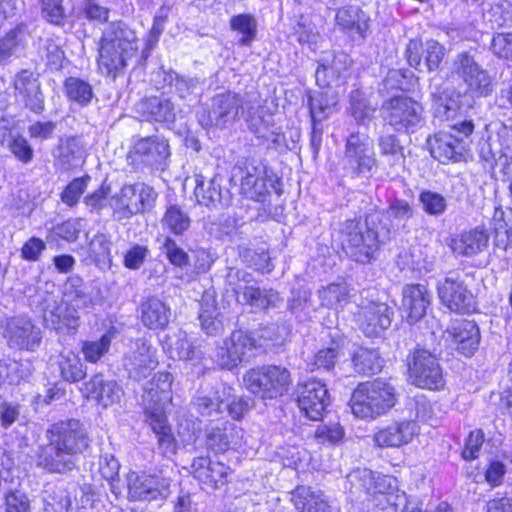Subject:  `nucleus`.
Segmentation results:
<instances>
[{
	"label": "nucleus",
	"instance_id": "1",
	"mask_svg": "<svg viewBox=\"0 0 512 512\" xmlns=\"http://www.w3.org/2000/svg\"><path fill=\"white\" fill-rule=\"evenodd\" d=\"M340 233L345 253L363 264L375 259L381 246L390 241L389 229L381 226L379 213H369L364 220H346L341 224Z\"/></svg>",
	"mask_w": 512,
	"mask_h": 512
},
{
	"label": "nucleus",
	"instance_id": "2",
	"mask_svg": "<svg viewBox=\"0 0 512 512\" xmlns=\"http://www.w3.org/2000/svg\"><path fill=\"white\" fill-rule=\"evenodd\" d=\"M173 377L167 371L158 372L144 387L143 404L146 421L156 434L160 446L169 448L173 443L171 427L167 423L165 407L172 400Z\"/></svg>",
	"mask_w": 512,
	"mask_h": 512
},
{
	"label": "nucleus",
	"instance_id": "3",
	"mask_svg": "<svg viewBox=\"0 0 512 512\" xmlns=\"http://www.w3.org/2000/svg\"><path fill=\"white\" fill-rule=\"evenodd\" d=\"M395 402L394 386L385 380L376 379L357 386L352 393L350 406L356 417L368 419L386 413Z\"/></svg>",
	"mask_w": 512,
	"mask_h": 512
},
{
	"label": "nucleus",
	"instance_id": "4",
	"mask_svg": "<svg viewBox=\"0 0 512 512\" xmlns=\"http://www.w3.org/2000/svg\"><path fill=\"white\" fill-rule=\"evenodd\" d=\"M246 389L263 401L275 400L288 393L292 384L291 372L281 365H262L243 375Z\"/></svg>",
	"mask_w": 512,
	"mask_h": 512
},
{
	"label": "nucleus",
	"instance_id": "5",
	"mask_svg": "<svg viewBox=\"0 0 512 512\" xmlns=\"http://www.w3.org/2000/svg\"><path fill=\"white\" fill-rule=\"evenodd\" d=\"M243 114V97L238 93L227 91L211 98L207 107L198 114V122L205 129L211 127L224 129L238 121Z\"/></svg>",
	"mask_w": 512,
	"mask_h": 512
},
{
	"label": "nucleus",
	"instance_id": "6",
	"mask_svg": "<svg viewBox=\"0 0 512 512\" xmlns=\"http://www.w3.org/2000/svg\"><path fill=\"white\" fill-rule=\"evenodd\" d=\"M455 134L439 132L427 140L433 158L441 163L458 162L464 159L467 144L464 138L472 134L474 124L470 120L452 126Z\"/></svg>",
	"mask_w": 512,
	"mask_h": 512
},
{
	"label": "nucleus",
	"instance_id": "7",
	"mask_svg": "<svg viewBox=\"0 0 512 512\" xmlns=\"http://www.w3.org/2000/svg\"><path fill=\"white\" fill-rule=\"evenodd\" d=\"M383 120L396 131L413 133L423 122L422 105L410 97L399 95L381 105Z\"/></svg>",
	"mask_w": 512,
	"mask_h": 512
},
{
	"label": "nucleus",
	"instance_id": "8",
	"mask_svg": "<svg viewBox=\"0 0 512 512\" xmlns=\"http://www.w3.org/2000/svg\"><path fill=\"white\" fill-rule=\"evenodd\" d=\"M345 168L352 178L368 176L376 168L377 159L373 143L365 132H351L345 140Z\"/></svg>",
	"mask_w": 512,
	"mask_h": 512
},
{
	"label": "nucleus",
	"instance_id": "9",
	"mask_svg": "<svg viewBox=\"0 0 512 512\" xmlns=\"http://www.w3.org/2000/svg\"><path fill=\"white\" fill-rule=\"evenodd\" d=\"M128 497L131 501H164L171 494L172 479L165 471L127 474Z\"/></svg>",
	"mask_w": 512,
	"mask_h": 512
},
{
	"label": "nucleus",
	"instance_id": "10",
	"mask_svg": "<svg viewBox=\"0 0 512 512\" xmlns=\"http://www.w3.org/2000/svg\"><path fill=\"white\" fill-rule=\"evenodd\" d=\"M451 78L466 85V91L475 96H488L493 91L492 78L468 52L458 53L450 67Z\"/></svg>",
	"mask_w": 512,
	"mask_h": 512
},
{
	"label": "nucleus",
	"instance_id": "11",
	"mask_svg": "<svg viewBox=\"0 0 512 512\" xmlns=\"http://www.w3.org/2000/svg\"><path fill=\"white\" fill-rule=\"evenodd\" d=\"M408 368L416 386L430 390L443 387L442 368L438 359L430 351L416 349L408 359Z\"/></svg>",
	"mask_w": 512,
	"mask_h": 512
},
{
	"label": "nucleus",
	"instance_id": "12",
	"mask_svg": "<svg viewBox=\"0 0 512 512\" xmlns=\"http://www.w3.org/2000/svg\"><path fill=\"white\" fill-rule=\"evenodd\" d=\"M2 334L10 348L34 351L40 345V329L26 316L6 318L1 323Z\"/></svg>",
	"mask_w": 512,
	"mask_h": 512
},
{
	"label": "nucleus",
	"instance_id": "13",
	"mask_svg": "<svg viewBox=\"0 0 512 512\" xmlns=\"http://www.w3.org/2000/svg\"><path fill=\"white\" fill-rule=\"evenodd\" d=\"M441 303L455 313H469L476 309V300L459 275L447 276L437 284Z\"/></svg>",
	"mask_w": 512,
	"mask_h": 512
},
{
	"label": "nucleus",
	"instance_id": "14",
	"mask_svg": "<svg viewBox=\"0 0 512 512\" xmlns=\"http://www.w3.org/2000/svg\"><path fill=\"white\" fill-rule=\"evenodd\" d=\"M169 157L168 140L154 135L139 139L130 151L128 159L132 164L163 170Z\"/></svg>",
	"mask_w": 512,
	"mask_h": 512
},
{
	"label": "nucleus",
	"instance_id": "15",
	"mask_svg": "<svg viewBox=\"0 0 512 512\" xmlns=\"http://www.w3.org/2000/svg\"><path fill=\"white\" fill-rule=\"evenodd\" d=\"M256 347V339L244 330H235L223 340L216 352L218 364L225 369L236 368L245 355Z\"/></svg>",
	"mask_w": 512,
	"mask_h": 512
},
{
	"label": "nucleus",
	"instance_id": "16",
	"mask_svg": "<svg viewBox=\"0 0 512 512\" xmlns=\"http://www.w3.org/2000/svg\"><path fill=\"white\" fill-rule=\"evenodd\" d=\"M157 364L156 350L143 338L136 339L123 357L125 370L136 381L148 377Z\"/></svg>",
	"mask_w": 512,
	"mask_h": 512
},
{
	"label": "nucleus",
	"instance_id": "17",
	"mask_svg": "<svg viewBox=\"0 0 512 512\" xmlns=\"http://www.w3.org/2000/svg\"><path fill=\"white\" fill-rule=\"evenodd\" d=\"M481 154L485 161L494 162L500 171L506 175H512V127H501L496 138L490 137L481 148Z\"/></svg>",
	"mask_w": 512,
	"mask_h": 512
},
{
	"label": "nucleus",
	"instance_id": "18",
	"mask_svg": "<svg viewBox=\"0 0 512 512\" xmlns=\"http://www.w3.org/2000/svg\"><path fill=\"white\" fill-rule=\"evenodd\" d=\"M16 100L35 113L44 109V95L41 90L39 74L29 69L19 71L13 81Z\"/></svg>",
	"mask_w": 512,
	"mask_h": 512
},
{
	"label": "nucleus",
	"instance_id": "19",
	"mask_svg": "<svg viewBox=\"0 0 512 512\" xmlns=\"http://www.w3.org/2000/svg\"><path fill=\"white\" fill-rule=\"evenodd\" d=\"M298 406L305 415L314 421L321 420L330 403L326 385L318 380H309L301 388Z\"/></svg>",
	"mask_w": 512,
	"mask_h": 512
},
{
	"label": "nucleus",
	"instance_id": "20",
	"mask_svg": "<svg viewBox=\"0 0 512 512\" xmlns=\"http://www.w3.org/2000/svg\"><path fill=\"white\" fill-rule=\"evenodd\" d=\"M393 316V307L385 302L371 301L359 313L360 329L368 337L377 336L391 326Z\"/></svg>",
	"mask_w": 512,
	"mask_h": 512
},
{
	"label": "nucleus",
	"instance_id": "21",
	"mask_svg": "<svg viewBox=\"0 0 512 512\" xmlns=\"http://www.w3.org/2000/svg\"><path fill=\"white\" fill-rule=\"evenodd\" d=\"M351 59L344 51L327 53L319 60L315 72L316 83L321 88H328L334 81L346 77Z\"/></svg>",
	"mask_w": 512,
	"mask_h": 512
},
{
	"label": "nucleus",
	"instance_id": "22",
	"mask_svg": "<svg viewBox=\"0 0 512 512\" xmlns=\"http://www.w3.org/2000/svg\"><path fill=\"white\" fill-rule=\"evenodd\" d=\"M432 295L423 284L407 285L402 292V308L407 321L414 324L421 320L431 305Z\"/></svg>",
	"mask_w": 512,
	"mask_h": 512
},
{
	"label": "nucleus",
	"instance_id": "23",
	"mask_svg": "<svg viewBox=\"0 0 512 512\" xmlns=\"http://www.w3.org/2000/svg\"><path fill=\"white\" fill-rule=\"evenodd\" d=\"M137 49L132 46L123 48H114V46L105 44L99 47L98 66L102 74L111 77L113 80L124 73L128 61L135 57Z\"/></svg>",
	"mask_w": 512,
	"mask_h": 512
},
{
	"label": "nucleus",
	"instance_id": "24",
	"mask_svg": "<svg viewBox=\"0 0 512 512\" xmlns=\"http://www.w3.org/2000/svg\"><path fill=\"white\" fill-rule=\"evenodd\" d=\"M84 398L96 400L103 407H108L120 401L122 388L115 380L106 379L102 374L93 376L81 388Z\"/></svg>",
	"mask_w": 512,
	"mask_h": 512
},
{
	"label": "nucleus",
	"instance_id": "25",
	"mask_svg": "<svg viewBox=\"0 0 512 512\" xmlns=\"http://www.w3.org/2000/svg\"><path fill=\"white\" fill-rule=\"evenodd\" d=\"M195 190L194 194L197 201L205 206L210 205H228L229 190L223 188L224 177L215 175L207 179L202 174H195Z\"/></svg>",
	"mask_w": 512,
	"mask_h": 512
},
{
	"label": "nucleus",
	"instance_id": "26",
	"mask_svg": "<svg viewBox=\"0 0 512 512\" xmlns=\"http://www.w3.org/2000/svg\"><path fill=\"white\" fill-rule=\"evenodd\" d=\"M378 213L381 215V226L389 229L390 239L398 231H410L408 222L414 216V209L406 200L394 199L385 211Z\"/></svg>",
	"mask_w": 512,
	"mask_h": 512
},
{
	"label": "nucleus",
	"instance_id": "27",
	"mask_svg": "<svg viewBox=\"0 0 512 512\" xmlns=\"http://www.w3.org/2000/svg\"><path fill=\"white\" fill-rule=\"evenodd\" d=\"M136 111L147 121L173 123L176 118V108L173 102L161 96H152L140 100L136 104Z\"/></svg>",
	"mask_w": 512,
	"mask_h": 512
},
{
	"label": "nucleus",
	"instance_id": "28",
	"mask_svg": "<svg viewBox=\"0 0 512 512\" xmlns=\"http://www.w3.org/2000/svg\"><path fill=\"white\" fill-rule=\"evenodd\" d=\"M416 423L413 421H402L389 424L375 432L373 439L377 446L400 447L409 443L416 433Z\"/></svg>",
	"mask_w": 512,
	"mask_h": 512
},
{
	"label": "nucleus",
	"instance_id": "29",
	"mask_svg": "<svg viewBox=\"0 0 512 512\" xmlns=\"http://www.w3.org/2000/svg\"><path fill=\"white\" fill-rule=\"evenodd\" d=\"M139 311L141 322L148 329H164L170 322V306L155 296L144 298L140 303Z\"/></svg>",
	"mask_w": 512,
	"mask_h": 512
},
{
	"label": "nucleus",
	"instance_id": "30",
	"mask_svg": "<svg viewBox=\"0 0 512 512\" xmlns=\"http://www.w3.org/2000/svg\"><path fill=\"white\" fill-rule=\"evenodd\" d=\"M459 353L470 357L474 355L480 344V330L471 320H460L454 323L449 330Z\"/></svg>",
	"mask_w": 512,
	"mask_h": 512
},
{
	"label": "nucleus",
	"instance_id": "31",
	"mask_svg": "<svg viewBox=\"0 0 512 512\" xmlns=\"http://www.w3.org/2000/svg\"><path fill=\"white\" fill-rule=\"evenodd\" d=\"M230 387L222 386L216 390H200L192 400L193 409L201 416H216L224 412V403L230 396Z\"/></svg>",
	"mask_w": 512,
	"mask_h": 512
},
{
	"label": "nucleus",
	"instance_id": "32",
	"mask_svg": "<svg viewBox=\"0 0 512 512\" xmlns=\"http://www.w3.org/2000/svg\"><path fill=\"white\" fill-rule=\"evenodd\" d=\"M82 279L74 276L66 280V297L70 299L71 308L66 307V328L76 329L79 325V315L76 309L87 307L91 298L82 290Z\"/></svg>",
	"mask_w": 512,
	"mask_h": 512
},
{
	"label": "nucleus",
	"instance_id": "33",
	"mask_svg": "<svg viewBox=\"0 0 512 512\" xmlns=\"http://www.w3.org/2000/svg\"><path fill=\"white\" fill-rule=\"evenodd\" d=\"M191 467L195 478L211 487L223 485L229 473V467L206 457L194 459Z\"/></svg>",
	"mask_w": 512,
	"mask_h": 512
},
{
	"label": "nucleus",
	"instance_id": "34",
	"mask_svg": "<svg viewBox=\"0 0 512 512\" xmlns=\"http://www.w3.org/2000/svg\"><path fill=\"white\" fill-rule=\"evenodd\" d=\"M336 24L348 34L365 38L369 28V17L357 6L340 8L335 16Z\"/></svg>",
	"mask_w": 512,
	"mask_h": 512
},
{
	"label": "nucleus",
	"instance_id": "35",
	"mask_svg": "<svg viewBox=\"0 0 512 512\" xmlns=\"http://www.w3.org/2000/svg\"><path fill=\"white\" fill-rule=\"evenodd\" d=\"M199 320L202 330L208 335H217L223 328V317L216 304L213 292H205L199 302Z\"/></svg>",
	"mask_w": 512,
	"mask_h": 512
},
{
	"label": "nucleus",
	"instance_id": "36",
	"mask_svg": "<svg viewBox=\"0 0 512 512\" xmlns=\"http://www.w3.org/2000/svg\"><path fill=\"white\" fill-rule=\"evenodd\" d=\"M325 91L308 92V107L311 120L324 121L336 111L338 105L337 94L326 88Z\"/></svg>",
	"mask_w": 512,
	"mask_h": 512
},
{
	"label": "nucleus",
	"instance_id": "37",
	"mask_svg": "<svg viewBox=\"0 0 512 512\" xmlns=\"http://www.w3.org/2000/svg\"><path fill=\"white\" fill-rule=\"evenodd\" d=\"M488 241L489 236L484 230L474 229L453 239L451 248L459 255L470 257L483 251L487 247Z\"/></svg>",
	"mask_w": 512,
	"mask_h": 512
},
{
	"label": "nucleus",
	"instance_id": "38",
	"mask_svg": "<svg viewBox=\"0 0 512 512\" xmlns=\"http://www.w3.org/2000/svg\"><path fill=\"white\" fill-rule=\"evenodd\" d=\"M352 366L356 374L372 376L382 370L383 359L377 349L359 347L352 354Z\"/></svg>",
	"mask_w": 512,
	"mask_h": 512
},
{
	"label": "nucleus",
	"instance_id": "39",
	"mask_svg": "<svg viewBox=\"0 0 512 512\" xmlns=\"http://www.w3.org/2000/svg\"><path fill=\"white\" fill-rule=\"evenodd\" d=\"M291 501L299 512H326L328 507L323 492L307 486H298L292 492Z\"/></svg>",
	"mask_w": 512,
	"mask_h": 512
},
{
	"label": "nucleus",
	"instance_id": "40",
	"mask_svg": "<svg viewBox=\"0 0 512 512\" xmlns=\"http://www.w3.org/2000/svg\"><path fill=\"white\" fill-rule=\"evenodd\" d=\"M279 293L273 289H260L253 285L244 287V291L237 295L236 301L241 305H250L258 309L276 307L279 302Z\"/></svg>",
	"mask_w": 512,
	"mask_h": 512
},
{
	"label": "nucleus",
	"instance_id": "41",
	"mask_svg": "<svg viewBox=\"0 0 512 512\" xmlns=\"http://www.w3.org/2000/svg\"><path fill=\"white\" fill-rule=\"evenodd\" d=\"M109 44L114 48H123L132 46L138 49L137 36L134 30L130 29L124 22H112L103 32L100 45Z\"/></svg>",
	"mask_w": 512,
	"mask_h": 512
},
{
	"label": "nucleus",
	"instance_id": "42",
	"mask_svg": "<svg viewBox=\"0 0 512 512\" xmlns=\"http://www.w3.org/2000/svg\"><path fill=\"white\" fill-rule=\"evenodd\" d=\"M51 434L50 444L44 448L42 454L39 456L38 464L50 471L60 472L64 466V462L62 461V446L64 445V441L61 435L55 434L54 429L51 430Z\"/></svg>",
	"mask_w": 512,
	"mask_h": 512
},
{
	"label": "nucleus",
	"instance_id": "43",
	"mask_svg": "<svg viewBox=\"0 0 512 512\" xmlns=\"http://www.w3.org/2000/svg\"><path fill=\"white\" fill-rule=\"evenodd\" d=\"M88 435L85 426L79 420L66 423V454H77L88 447Z\"/></svg>",
	"mask_w": 512,
	"mask_h": 512
},
{
	"label": "nucleus",
	"instance_id": "44",
	"mask_svg": "<svg viewBox=\"0 0 512 512\" xmlns=\"http://www.w3.org/2000/svg\"><path fill=\"white\" fill-rule=\"evenodd\" d=\"M161 223L174 235L181 236L190 228L191 220L180 206L171 205L167 208Z\"/></svg>",
	"mask_w": 512,
	"mask_h": 512
},
{
	"label": "nucleus",
	"instance_id": "45",
	"mask_svg": "<svg viewBox=\"0 0 512 512\" xmlns=\"http://www.w3.org/2000/svg\"><path fill=\"white\" fill-rule=\"evenodd\" d=\"M234 432V425L228 422L221 426L211 427L206 431V446L217 452L226 451L232 442Z\"/></svg>",
	"mask_w": 512,
	"mask_h": 512
},
{
	"label": "nucleus",
	"instance_id": "46",
	"mask_svg": "<svg viewBox=\"0 0 512 512\" xmlns=\"http://www.w3.org/2000/svg\"><path fill=\"white\" fill-rule=\"evenodd\" d=\"M164 83L170 87L181 99L190 97L195 89L200 85L199 78L186 77L175 71L164 73Z\"/></svg>",
	"mask_w": 512,
	"mask_h": 512
},
{
	"label": "nucleus",
	"instance_id": "47",
	"mask_svg": "<svg viewBox=\"0 0 512 512\" xmlns=\"http://www.w3.org/2000/svg\"><path fill=\"white\" fill-rule=\"evenodd\" d=\"M483 18L492 28L512 27V3L506 0L492 3L484 10Z\"/></svg>",
	"mask_w": 512,
	"mask_h": 512
},
{
	"label": "nucleus",
	"instance_id": "48",
	"mask_svg": "<svg viewBox=\"0 0 512 512\" xmlns=\"http://www.w3.org/2000/svg\"><path fill=\"white\" fill-rule=\"evenodd\" d=\"M273 182L272 175L268 174L264 177H259L257 180L244 178L241 179V190L247 198L257 202H265L269 194V187H273Z\"/></svg>",
	"mask_w": 512,
	"mask_h": 512
},
{
	"label": "nucleus",
	"instance_id": "49",
	"mask_svg": "<svg viewBox=\"0 0 512 512\" xmlns=\"http://www.w3.org/2000/svg\"><path fill=\"white\" fill-rule=\"evenodd\" d=\"M66 96L71 102L79 106L88 105L93 96L92 86L85 80L77 77L66 78Z\"/></svg>",
	"mask_w": 512,
	"mask_h": 512
},
{
	"label": "nucleus",
	"instance_id": "50",
	"mask_svg": "<svg viewBox=\"0 0 512 512\" xmlns=\"http://www.w3.org/2000/svg\"><path fill=\"white\" fill-rule=\"evenodd\" d=\"M24 38L25 32L21 27L12 29L4 37L0 38V64H5L13 56H17L20 48L23 46Z\"/></svg>",
	"mask_w": 512,
	"mask_h": 512
},
{
	"label": "nucleus",
	"instance_id": "51",
	"mask_svg": "<svg viewBox=\"0 0 512 512\" xmlns=\"http://www.w3.org/2000/svg\"><path fill=\"white\" fill-rule=\"evenodd\" d=\"M230 28L242 34L240 46H250L257 35V21L250 14H239L230 19Z\"/></svg>",
	"mask_w": 512,
	"mask_h": 512
},
{
	"label": "nucleus",
	"instance_id": "52",
	"mask_svg": "<svg viewBox=\"0 0 512 512\" xmlns=\"http://www.w3.org/2000/svg\"><path fill=\"white\" fill-rule=\"evenodd\" d=\"M351 115L358 125L366 126L373 119L375 108L371 107L364 94L355 90L350 95Z\"/></svg>",
	"mask_w": 512,
	"mask_h": 512
},
{
	"label": "nucleus",
	"instance_id": "53",
	"mask_svg": "<svg viewBox=\"0 0 512 512\" xmlns=\"http://www.w3.org/2000/svg\"><path fill=\"white\" fill-rule=\"evenodd\" d=\"M433 107L435 112L446 118L453 117L459 109V96L454 92L449 95L445 91H432L431 92Z\"/></svg>",
	"mask_w": 512,
	"mask_h": 512
},
{
	"label": "nucleus",
	"instance_id": "54",
	"mask_svg": "<svg viewBox=\"0 0 512 512\" xmlns=\"http://www.w3.org/2000/svg\"><path fill=\"white\" fill-rule=\"evenodd\" d=\"M412 76L413 73L407 69L389 70L382 80L379 90L386 93L392 90H408Z\"/></svg>",
	"mask_w": 512,
	"mask_h": 512
},
{
	"label": "nucleus",
	"instance_id": "55",
	"mask_svg": "<svg viewBox=\"0 0 512 512\" xmlns=\"http://www.w3.org/2000/svg\"><path fill=\"white\" fill-rule=\"evenodd\" d=\"M342 354L341 345L333 342L330 347L323 348L315 354L312 365L317 370L331 371Z\"/></svg>",
	"mask_w": 512,
	"mask_h": 512
},
{
	"label": "nucleus",
	"instance_id": "56",
	"mask_svg": "<svg viewBox=\"0 0 512 512\" xmlns=\"http://www.w3.org/2000/svg\"><path fill=\"white\" fill-rule=\"evenodd\" d=\"M319 297L322 305L333 307L348 302L349 288L347 284H330L329 286L319 290Z\"/></svg>",
	"mask_w": 512,
	"mask_h": 512
},
{
	"label": "nucleus",
	"instance_id": "57",
	"mask_svg": "<svg viewBox=\"0 0 512 512\" xmlns=\"http://www.w3.org/2000/svg\"><path fill=\"white\" fill-rule=\"evenodd\" d=\"M445 56V47L436 40H428L424 44L423 67H426L428 72L436 71Z\"/></svg>",
	"mask_w": 512,
	"mask_h": 512
},
{
	"label": "nucleus",
	"instance_id": "58",
	"mask_svg": "<svg viewBox=\"0 0 512 512\" xmlns=\"http://www.w3.org/2000/svg\"><path fill=\"white\" fill-rule=\"evenodd\" d=\"M419 202L422 204L423 210L431 216H439L447 208L445 197L440 193L430 190H424L420 193Z\"/></svg>",
	"mask_w": 512,
	"mask_h": 512
},
{
	"label": "nucleus",
	"instance_id": "59",
	"mask_svg": "<svg viewBox=\"0 0 512 512\" xmlns=\"http://www.w3.org/2000/svg\"><path fill=\"white\" fill-rule=\"evenodd\" d=\"M247 122L249 129L254 133V135L263 140L271 137L272 130L276 128L273 115L269 113L250 116L249 119H247Z\"/></svg>",
	"mask_w": 512,
	"mask_h": 512
},
{
	"label": "nucleus",
	"instance_id": "60",
	"mask_svg": "<svg viewBox=\"0 0 512 512\" xmlns=\"http://www.w3.org/2000/svg\"><path fill=\"white\" fill-rule=\"evenodd\" d=\"M253 282V275L244 269L229 268L226 274V284L232 291L235 298L244 291Z\"/></svg>",
	"mask_w": 512,
	"mask_h": 512
},
{
	"label": "nucleus",
	"instance_id": "61",
	"mask_svg": "<svg viewBox=\"0 0 512 512\" xmlns=\"http://www.w3.org/2000/svg\"><path fill=\"white\" fill-rule=\"evenodd\" d=\"M344 435V429L339 423L322 424L315 430V438L322 444H338Z\"/></svg>",
	"mask_w": 512,
	"mask_h": 512
},
{
	"label": "nucleus",
	"instance_id": "62",
	"mask_svg": "<svg viewBox=\"0 0 512 512\" xmlns=\"http://www.w3.org/2000/svg\"><path fill=\"white\" fill-rule=\"evenodd\" d=\"M43 319L48 328L60 331L64 327V307L62 300L60 302L53 300V303L47 301Z\"/></svg>",
	"mask_w": 512,
	"mask_h": 512
},
{
	"label": "nucleus",
	"instance_id": "63",
	"mask_svg": "<svg viewBox=\"0 0 512 512\" xmlns=\"http://www.w3.org/2000/svg\"><path fill=\"white\" fill-rule=\"evenodd\" d=\"M253 404L254 401L250 397H234L230 394L224 403V411L227 410L234 420H240L253 407Z\"/></svg>",
	"mask_w": 512,
	"mask_h": 512
},
{
	"label": "nucleus",
	"instance_id": "64",
	"mask_svg": "<svg viewBox=\"0 0 512 512\" xmlns=\"http://www.w3.org/2000/svg\"><path fill=\"white\" fill-rule=\"evenodd\" d=\"M30 501L27 495L17 489L5 492V512H29Z\"/></svg>",
	"mask_w": 512,
	"mask_h": 512
}]
</instances>
